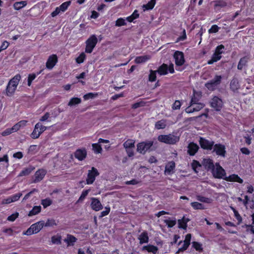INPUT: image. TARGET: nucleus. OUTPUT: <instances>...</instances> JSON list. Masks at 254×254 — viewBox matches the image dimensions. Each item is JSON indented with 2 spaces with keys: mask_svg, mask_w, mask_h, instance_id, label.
Masks as SVG:
<instances>
[{
  "mask_svg": "<svg viewBox=\"0 0 254 254\" xmlns=\"http://www.w3.org/2000/svg\"><path fill=\"white\" fill-rule=\"evenodd\" d=\"M180 138L178 136L174 135L172 134L168 135H160L158 137V140L162 142L174 144L179 141Z\"/></svg>",
  "mask_w": 254,
  "mask_h": 254,
  "instance_id": "f03ea898",
  "label": "nucleus"
},
{
  "mask_svg": "<svg viewBox=\"0 0 254 254\" xmlns=\"http://www.w3.org/2000/svg\"><path fill=\"white\" fill-rule=\"evenodd\" d=\"M202 164L206 169L211 171L213 176L217 178H222V168L219 163L214 165L212 160L209 158L203 159Z\"/></svg>",
  "mask_w": 254,
  "mask_h": 254,
  "instance_id": "f257e3e1",
  "label": "nucleus"
},
{
  "mask_svg": "<svg viewBox=\"0 0 254 254\" xmlns=\"http://www.w3.org/2000/svg\"><path fill=\"white\" fill-rule=\"evenodd\" d=\"M178 224L180 228L184 229H186L187 228V224L185 222H184V221H183L182 219H180L178 220Z\"/></svg>",
  "mask_w": 254,
  "mask_h": 254,
  "instance_id": "e2e57ef3",
  "label": "nucleus"
},
{
  "mask_svg": "<svg viewBox=\"0 0 254 254\" xmlns=\"http://www.w3.org/2000/svg\"><path fill=\"white\" fill-rule=\"evenodd\" d=\"M26 1L16 2L14 4V7L16 10H19L26 5Z\"/></svg>",
  "mask_w": 254,
  "mask_h": 254,
  "instance_id": "e433bc0d",
  "label": "nucleus"
},
{
  "mask_svg": "<svg viewBox=\"0 0 254 254\" xmlns=\"http://www.w3.org/2000/svg\"><path fill=\"white\" fill-rule=\"evenodd\" d=\"M156 0H151L146 4H144L142 6L143 10L152 9L155 4Z\"/></svg>",
  "mask_w": 254,
  "mask_h": 254,
  "instance_id": "cd10ccee",
  "label": "nucleus"
},
{
  "mask_svg": "<svg viewBox=\"0 0 254 254\" xmlns=\"http://www.w3.org/2000/svg\"><path fill=\"white\" fill-rule=\"evenodd\" d=\"M16 89V87L12 86V85H10L8 83L6 88V94L8 96H11L15 92Z\"/></svg>",
  "mask_w": 254,
  "mask_h": 254,
  "instance_id": "72a5a7b5",
  "label": "nucleus"
},
{
  "mask_svg": "<svg viewBox=\"0 0 254 254\" xmlns=\"http://www.w3.org/2000/svg\"><path fill=\"white\" fill-rule=\"evenodd\" d=\"M150 74L149 75V80L151 82H153L155 81L156 78V73L157 72L156 71H153L152 70H150Z\"/></svg>",
  "mask_w": 254,
  "mask_h": 254,
  "instance_id": "37998d69",
  "label": "nucleus"
},
{
  "mask_svg": "<svg viewBox=\"0 0 254 254\" xmlns=\"http://www.w3.org/2000/svg\"><path fill=\"white\" fill-rule=\"evenodd\" d=\"M46 174V171L44 169H39L35 174V183L41 181Z\"/></svg>",
  "mask_w": 254,
  "mask_h": 254,
  "instance_id": "6ab92c4d",
  "label": "nucleus"
},
{
  "mask_svg": "<svg viewBox=\"0 0 254 254\" xmlns=\"http://www.w3.org/2000/svg\"><path fill=\"white\" fill-rule=\"evenodd\" d=\"M164 223L168 227L171 228L176 225V220H165Z\"/></svg>",
  "mask_w": 254,
  "mask_h": 254,
  "instance_id": "a18cd8bd",
  "label": "nucleus"
},
{
  "mask_svg": "<svg viewBox=\"0 0 254 254\" xmlns=\"http://www.w3.org/2000/svg\"><path fill=\"white\" fill-rule=\"evenodd\" d=\"M52 203V201L49 198H46L42 200L41 204L44 208L50 206Z\"/></svg>",
  "mask_w": 254,
  "mask_h": 254,
  "instance_id": "c03bdc74",
  "label": "nucleus"
},
{
  "mask_svg": "<svg viewBox=\"0 0 254 254\" xmlns=\"http://www.w3.org/2000/svg\"><path fill=\"white\" fill-rule=\"evenodd\" d=\"M99 175V173L97 169L93 167H92L91 170L88 171L86 184L88 185L92 184L95 180L96 177Z\"/></svg>",
  "mask_w": 254,
  "mask_h": 254,
  "instance_id": "0eeeda50",
  "label": "nucleus"
},
{
  "mask_svg": "<svg viewBox=\"0 0 254 254\" xmlns=\"http://www.w3.org/2000/svg\"><path fill=\"white\" fill-rule=\"evenodd\" d=\"M21 78V76L20 74H16L15 76H14L9 81V83L10 85H12V86H14L16 87H17L19 81H20Z\"/></svg>",
  "mask_w": 254,
  "mask_h": 254,
  "instance_id": "5701e85b",
  "label": "nucleus"
},
{
  "mask_svg": "<svg viewBox=\"0 0 254 254\" xmlns=\"http://www.w3.org/2000/svg\"><path fill=\"white\" fill-rule=\"evenodd\" d=\"M143 249L146 250L148 252H152L154 254H155L158 251V248L152 245L144 246Z\"/></svg>",
  "mask_w": 254,
  "mask_h": 254,
  "instance_id": "f704fd0d",
  "label": "nucleus"
},
{
  "mask_svg": "<svg viewBox=\"0 0 254 254\" xmlns=\"http://www.w3.org/2000/svg\"><path fill=\"white\" fill-rule=\"evenodd\" d=\"M98 40L95 35H92L86 42L85 52L91 53L95 47Z\"/></svg>",
  "mask_w": 254,
  "mask_h": 254,
  "instance_id": "39448f33",
  "label": "nucleus"
},
{
  "mask_svg": "<svg viewBox=\"0 0 254 254\" xmlns=\"http://www.w3.org/2000/svg\"><path fill=\"white\" fill-rule=\"evenodd\" d=\"M181 106V102L179 100H176L173 105L172 108L173 110H178Z\"/></svg>",
  "mask_w": 254,
  "mask_h": 254,
  "instance_id": "13d9d810",
  "label": "nucleus"
},
{
  "mask_svg": "<svg viewBox=\"0 0 254 254\" xmlns=\"http://www.w3.org/2000/svg\"><path fill=\"white\" fill-rule=\"evenodd\" d=\"M91 199V207L93 210L98 211L103 208V206L98 199L92 197Z\"/></svg>",
  "mask_w": 254,
  "mask_h": 254,
  "instance_id": "4468645a",
  "label": "nucleus"
},
{
  "mask_svg": "<svg viewBox=\"0 0 254 254\" xmlns=\"http://www.w3.org/2000/svg\"><path fill=\"white\" fill-rule=\"evenodd\" d=\"M110 211V207H105V210L102 211L101 213V215L100 216V217H103L107 215Z\"/></svg>",
  "mask_w": 254,
  "mask_h": 254,
  "instance_id": "0e129e2a",
  "label": "nucleus"
},
{
  "mask_svg": "<svg viewBox=\"0 0 254 254\" xmlns=\"http://www.w3.org/2000/svg\"><path fill=\"white\" fill-rule=\"evenodd\" d=\"M76 240L77 239L74 236L68 234L64 241L67 244L68 246H73Z\"/></svg>",
  "mask_w": 254,
  "mask_h": 254,
  "instance_id": "4be33fe9",
  "label": "nucleus"
},
{
  "mask_svg": "<svg viewBox=\"0 0 254 254\" xmlns=\"http://www.w3.org/2000/svg\"><path fill=\"white\" fill-rule=\"evenodd\" d=\"M152 140L139 143L137 145V151L140 153L144 154L153 144Z\"/></svg>",
  "mask_w": 254,
  "mask_h": 254,
  "instance_id": "423d86ee",
  "label": "nucleus"
},
{
  "mask_svg": "<svg viewBox=\"0 0 254 254\" xmlns=\"http://www.w3.org/2000/svg\"><path fill=\"white\" fill-rule=\"evenodd\" d=\"M134 141L132 139H128L123 144L126 149L132 148L134 147Z\"/></svg>",
  "mask_w": 254,
  "mask_h": 254,
  "instance_id": "7c9ffc66",
  "label": "nucleus"
},
{
  "mask_svg": "<svg viewBox=\"0 0 254 254\" xmlns=\"http://www.w3.org/2000/svg\"><path fill=\"white\" fill-rule=\"evenodd\" d=\"M226 173L223 169V180L229 182H237L240 184L243 183V180L238 175L232 174L228 177L226 176Z\"/></svg>",
  "mask_w": 254,
  "mask_h": 254,
  "instance_id": "9b49d317",
  "label": "nucleus"
},
{
  "mask_svg": "<svg viewBox=\"0 0 254 254\" xmlns=\"http://www.w3.org/2000/svg\"><path fill=\"white\" fill-rule=\"evenodd\" d=\"M175 168V163L173 161H171L169 162L165 167V173L169 175L171 174L173 170Z\"/></svg>",
  "mask_w": 254,
  "mask_h": 254,
  "instance_id": "aec40b11",
  "label": "nucleus"
},
{
  "mask_svg": "<svg viewBox=\"0 0 254 254\" xmlns=\"http://www.w3.org/2000/svg\"><path fill=\"white\" fill-rule=\"evenodd\" d=\"M144 103L143 102H139L134 103L132 105V108L133 109H137L140 107L143 106Z\"/></svg>",
  "mask_w": 254,
  "mask_h": 254,
  "instance_id": "69168bd1",
  "label": "nucleus"
},
{
  "mask_svg": "<svg viewBox=\"0 0 254 254\" xmlns=\"http://www.w3.org/2000/svg\"><path fill=\"white\" fill-rule=\"evenodd\" d=\"M36 74L35 73L30 74L28 78V85L30 86L31 85L32 81L36 78Z\"/></svg>",
  "mask_w": 254,
  "mask_h": 254,
  "instance_id": "864d4df0",
  "label": "nucleus"
},
{
  "mask_svg": "<svg viewBox=\"0 0 254 254\" xmlns=\"http://www.w3.org/2000/svg\"><path fill=\"white\" fill-rule=\"evenodd\" d=\"M192 247L195 249L196 251H202V245L196 242H193L192 243Z\"/></svg>",
  "mask_w": 254,
  "mask_h": 254,
  "instance_id": "de8ad7c7",
  "label": "nucleus"
},
{
  "mask_svg": "<svg viewBox=\"0 0 254 254\" xmlns=\"http://www.w3.org/2000/svg\"><path fill=\"white\" fill-rule=\"evenodd\" d=\"M44 222L43 221H39L35 224H32L27 230L24 233V235H31L38 233L43 227Z\"/></svg>",
  "mask_w": 254,
  "mask_h": 254,
  "instance_id": "7ed1b4c3",
  "label": "nucleus"
},
{
  "mask_svg": "<svg viewBox=\"0 0 254 254\" xmlns=\"http://www.w3.org/2000/svg\"><path fill=\"white\" fill-rule=\"evenodd\" d=\"M211 107L214 109L216 111H221L222 107V100L217 97H214L210 102Z\"/></svg>",
  "mask_w": 254,
  "mask_h": 254,
  "instance_id": "9d476101",
  "label": "nucleus"
},
{
  "mask_svg": "<svg viewBox=\"0 0 254 254\" xmlns=\"http://www.w3.org/2000/svg\"><path fill=\"white\" fill-rule=\"evenodd\" d=\"M174 57L176 65L180 66L184 64L185 59L183 52L176 51L174 54Z\"/></svg>",
  "mask_w": 254,
  "mask_h": 254,
  "instance_id": "ddd939ff",
  "label": "nucleus"
},
{
  "mask_svg": "<svg viewBox=\"0 0 254 254\" xmlns=\"http://www.w3.org/2000/svg\"><path fill=\"white\" fill-rule=\"evenodd\" d=\"M21 195H22V193H18L15 194L14 195L11 196L10 197H11V199H12V202H14V201H16L17 200H18Z\"/></svg>",
  "mask_w": 254,
  "mask_h": 254,
  "instance_id": "052dcab7",
  "label": "nucleus"
},
{
  "mask_svg": "<svg viewBox=\"0 0 254 254\" xmlns=\"http://www.w3.org/2000/svg\"><path fill=\"white\" fill-rule=\"evenodd\" d=\"M194 105H195V106L193 107L194 110L193 111H195V112L199 111L201 109H202L204 107V105L201 103H196V104H194Z\"/></svg>",
  "mask_w": 254,
  "mask_h": 254,
  "instance_id": "3c124183",
  "label": "nucleus"
},
{
  "mask_svg": "<svg viewBox=\"0 0 254 254\" xmlns=\"http://www.w3.org/2000/svg\"><path fill=\"white\" fill-rule=\"evenodd\" d=\"M81 100L80 98L77 97L72 98L68 103V106H73L81 103Z\"/></svg>",
  "mask_w": 254,
  "mask_h": 254,
  "instance_id": "2f4dec72",
  "label": "nucleus"
},
{
  "mask_svg": "<svg viewBox=\"0 0 254 254\" xmlns=\"http://www.w3.org/2000/svg\"><path fill=\"white\" fill-rule=\"evenodd\" d=\"M191 235L190 234H188L185 237V239L184 241V243L185 244H188V245H190V242L191 240Z\"/></svg>",
  "mask_w": 254,
  "mask_h": 254,
  "instance_id": "680f3d73",
  "label": "nucleus"
},
{
  "mask_svg": "<svg viewBox=\"0 0 254 254\" xmlns=\"http://www.w3.org/2000/svg\"><path fill=\"white\" fill-rule=\"evenodd\" d=\"M98 94L96 93H87L83 96V98L85 100H88L89 99H93L94 98H96L98 96Z\"/></svg>",
  "mask_w": 254,
  "mask_h": 254,
  "instance_id": "ea45409f",
  "label": "nucleus"
},
{
  "mask_svg": "<svg viewBox=\"0 0 254 254\" xmlns=\"http://www.w3.org/2000/svg\"><path fill=\"white\" fill-rule=\"evenodd\" d=\"M247 231L250 232L251 233H254V227L252 225H246Z\"/></svg>",
  "mask_w": 254,
  "mask_h": 254,
  "instance_id": "774afa93",
  "label": "nucleus"
},
{
  "mask_svg": "<svg viewBox=\"0 0 254 254\" xmlns=\"http://www.w3.org/2000/svg\"><path fill=\"white\" fill-rule=\"evenodd\" d=\"M139 16V14L138 13L137 10H135L131 15L127 17V20L129 22H132L134 19H136Z\"/></svg>",
  "mask_w": 254,
  "mask_h": 254,
  "instance_id": "58836bf2",
  "label": "nucleus"
},
{
  "mask_svg": "<svg viewBox=\"0 0 254 254\" xmlns=\"http://www.w3.org/2000/svg\"><path fill=\"white\" fill-rule=\"evenodd\" d=\"M70 1H68L63 3L59 7L62 12L65 11L67 9L68 6L70 4Z\"/></svg>",
  "mask_w": 254,
  "mask_h": 254,
  "instance_id": "a19ab883",
  "label": "nucleus"
},
{
  "mask_svg": "<svg viewBox=\"0 0 254 254\" xmlns=\"http://www.w3.org/2000/svg\"><path fill=\"white\" fill-rule=\"evenodd\" d=\"M89 191V190H84L83 191H82L80 197L79 198L78 200H77V202L82 201L87 195Z\"/></svg>",
  "mask_w": 254,
  "mask_h": 254,
  "instance_id": "8fccbe9b",
  "label": "nucleus"
},
{
  "mask_svg": "<svg viewBox=\"0 0 254 254\" xmlns=\"http://www.w3.org/2000/svg\"><path fill=\"white\" fill-rule=\"evenodd\" d=\"M240 151L242 154L246 155H249L251 153L250 150L247 147L241 148Z\"/></svg>",
  "mask_w": 254,
  "mask_h": 254,
  "instance_id": "bf43d9fd",
  "label": "nucleus"
},
{
  "mask_svg": "<svg viewBox=\"0 0 254 254\" xmlns=\"http://www.w3.org/2000/svg\"><path fill=\"white\" fill-rule=\"evenodd\" d=\"M249 60L248 56H244L241 58L238 64V69L242 70L244 67L247 66Z\"/></svg>",
  "mask_w": 254,
  "mask_h": 254,
  "instance_id": "f3484780",
  "label": "nucleus"
},
{
  "mask_svg": "<svg viewBox=\"0 0 254 254\" xmlns=\"http://www.w3.org/2000/svg\"><path fill=\"white\" fill-rule=\"evenodd\" d=\"M213 152H215L217 155H222V146L221 144H216L214 145Z\"/></svg>",
  "mask_w": 254,
  "mask_h": 254,
  "instance_id": "c9c22d12",
  "label": "nucleus"
},
{
  "mask_svg": "<svg viewBox=\"0 0 254 254\" xmlns=\"http://www.w3.org/2000/svg\"><path fill=\"white\" fill-rule=\"evenodd\" d=\"M125 20L123 18H119L116 22V26H121L126 25Z\"/></svg>",
  "mask_w": 254,
  "mask_h": 254,
  "instance_id": "5fc2aeb1",
  "label": "nucleus"
},
{
  "mask_svg": "<svg viewBox=\"0 0 254 254\" xmlns=\"http://www.w3.org/2000/svg\"><path fill=\"white\" fill-rule=\"evenodd\" d=\"M52 242L54 244H61V237L53 236L52 237Z\"/></svg>",
  "mask_w": 254,
  "mask_h": 254,
  "instance_id": "603ef678",
  "label": "nucleus"
},
{
  "mask_svg": "<svg viewBox=\"0 0 254 254\" xmlns=\"http://www.w3.org/2000/svg\"><path fill=\"white\" fill-rule=\"evenodd\" d=\"M86 57V55L84 53H82L80 54V55L76 58V61L77 63L80 64L83 62L85 58Z\"/></svg>",
  "mask_w": 254,
  "mask_h": 254,
  "instance_id": "09e8293b",
  "label": "nucleus"
},
{
  "mask_svg": "<svg viewBox=\"0 0 254 254\" xmlns=\"http://www.w3.org/2000/svg\"><path fill=\"white\" fill-rule=\"evenodd\" d=\"M156 71L160 75H165L168 73V65L166 64H163L161 65Z\"/></svg>",
  "mask_w": 254,
  "mask_h": 254,
  "instance_id": "393cba45",
  "label": "nucleus"
},
{
  "mask_svg": "<svg viewBox=\"0 0 254 254\" xmlns=\"http://www.w3.org/2000/svg\"><path fill=\"white\" fill-rule=\"evenodd\" d=\"M230 88L232 91H235L237 90L240 87L238 79L236 78H233L230 82Z\"/></svg>",
  "mask_w": 254,
  "mask_h": 254,
  "instance_id": "412c9836",
  "label": "nucleus"
},
{
  "mask_svg": "<svg viewBox=\"0 0 254 254\" xmlns=\"http://www.w3.org/2000/svg\"><path fill=\"white\" fill-rule=\"evenodd\" d=\"M138 239L140 240V244L148 243L149 238L147 233L146 232H143L139 235Z\"/></svg>",
  "mask_w": 254,
  "mask_h": 254,
  "instance_id": "b1692460",
  "label": "nucleus"
},
{
  "mask_svg": "<svg viewBox=\"0 0 254 254\" xmlns=\"http://www.w3.org/2000/svg\"><path fill=\"white\" fill-rule=\"evenodd\" d=\"M220 29V27H219L217 25H213L212 26L211 28L209 30V33H216Z\"/></svg>",
  "mask_w": 254,
  "mask_h": 254,
  "instance_id": "6e6d98bb",
  "label": "nucleus"
},
{
  "mask_svg": "<svg viewBox=\"0 0 254 254\" xmlns=\"http://www.w3.org/2000/svg\"><path fill=\"white\" fill-rule=\"evenodd\" d=\"M221 76H216L214 79L210 80L209 82L205 84V86L210 90H213L215 88L220 84L221 81Z\"/></svg>",
  "mask_w": 254,
  "mask_h": 254,
  "instance_id": "1a4fd4ad",
  "label": "nucleus"
},
{
  "mask_svg": "<svg viewBox=\"0 0 254 254\" xmlns=\"http://www.w3.org/2000/svg\"><path fill=\"white\" fill-rule=\"evenodd\" d=\"M150 59V57L149 56H143L137 57L135 59V62L136 64H141L145 63L147 60Z\"/></svg>",
  "mask_w": 254,
  "mask_h": 254,
  "instance_id": "bb28decb",
  "label": "nucleus"
},
{
  "mask_svg": "<svg viewBox=\"0 0 254 254\" xmlns=\"http://www.w3.org/2000/svg\"><path fill=\"white\" fill-rule=\"evenodd\" d=\"M222 45L218 46L215 49V53L213 54L212 58L208 61L207 63L209 64H212L219 60L221 58V54L222 53Z\"/></svg>",
  "mask_w": 254,
  "mask_h": 254,
  "instance_id": "6e6552de",
  "label": "nucleus"
},
{
  "mask_svg": "<svg viewBox=\"0 0 254 254\" xmlns=\"http://www.w3.org/2000/svg\"><path fill=\"white\" fill-rule=\"evenodd\" d=\"M41 210V206H35L29 212L28 215L31 216L35 215L39 213Z\"/></svg>",
  "mask_w": 254,
  "mask_h": 254,
  "instance_id": "c756f323",
  "label": "nucleus"
},
{
  "mask_svg": "<svg viewBox=\"0 0 254 254\" xmlns=\"http://www.w3.org/2000/svg\"><path fill=\"white\" fill-rule=\"evenodd\" d=\"M18 215L19 214L17 212L12 214V215L8 217L7 220L9 221H14L16 219V218L18 217Z\"/></svg>",
  "mask_w": 254,
  "mask_h": 254,
  "instance_id": "4d7b16f0",
  "label": "nucleus"
},
{
  "mask_svg": "<svg viewBox=\"0 0 254 254\" xmlns=\"http://www.w3.org/2000/svg\"><path fill=\"white\" fill-rule=\"evenodd\" d=\"M93 150L96 153H101L102 148L99 143H94L92 144Z\"/></svg>",
  "mask_w": 254,
  "mask_h": 254,
  "instance_id": "4c0bfd02",
  "label": "nucleus"
},
{
  "mask_svg": "<svg viewBox=\"0 0 254 254\" xmlns=\"http://www.w3.org/2000/svg\"><path fill=\"white\" fill-rule=\"evenodd\" d=\"M50 116V114H49V113L47 112L45 114V115L43 116H42L40 118V121L41 122L46 121L49 118Z\"/></svg>",
  "mask_w": 254,
  "mask_h": 254,
  "instance_id": "338daca9",
  "label": "nucleus"
},
{
  "mask_svg": "<svg viewBox=\"0 0 254 254\" xmlns=\"http://www.w3.org/2000/svg\"><path fill=\"white\" fill-rule=\"evenodd\" d=\"M198 148L199 147L196 144L191 142L188 145V153L191 156L194 155L198 151Z\"/></svg>",
  "mask_w": 254,
  "mask_h": 254,
  "instance_id": "a211bd4d",
  "label": "nucleus"
},
{
  "mask_svg": "<svg viewBox=\"0 0 254 254\" xmlns=\"http://www.w3.org/2000/svg\"><path fill=\"white\" fill-rule=\"evenodd\" d=\"M87 155V152L85 149H78L74 153V156L80 161L84 160Z\"/></svg>",
  "mask_w": 254,
  "mask_h": 254,
  "instance_id": "2eb2a0df",
  "label": "nucleus"
},
{
  "mask_svg": "<svg viewBox=\"0 0 254 254\" xmlns=\"http://www.w3.org/2000/svg\"><path fill=\"white\" fill-rule=\"evenodd\" d=\"M58 61L57 56L55 55H53L50 56L46 63V67L49 69H52L56 64Z\"/></svg>",
  "mask_w": 254,
  "mask_h": 254,
  "instance_id": "dca6fc26",
  "label": "nucleus"
},
{
  "mask_svg": "<svg viewBox=\"0 0 254 254\" xmlns=\"http://www.w3.org/2000/svg\"><path fill=\"white\" fill-rule=\"evenodd\" d=\"M191 205L195 209H203L204 208L202 204L197 202H192Z\"/></svg>",
  "mask_w": 254,
  "mask_h": 254,
  "instance_id": "79ce46f5",
  "label": "nucleus"
},
{
  "mask_svg": "<svg viewBox=\"0 0 254 254\" xmlns=\"http://www.w3.org/2000/svg\"><path fill=\"white\" fill-rule=\"evenodd\" d=\"M233 211H234V213L235 217L236 219L237 220L238 224H239L242 221V217L241 216V215H240V214L239 213V212H238V211L237 210H236L234 208H233Z\"/></svg>",
  "mask_w": 254,
  "mask_h": 254,
  "instance_id": "49530a36",
  "label": "nucleus"
},
{
  "mask_svg": "<svg viewBox=\"0 0 254 254\" xmlns=\"http://www.w3.org/2000/svg\"><path fill=\"white\" fill-rule=\"evenodd\" d=\"M199 142L201 147L204 149L211 150L214 145V142L209 141L202 137H200Z\"/></svg>",
  "mask_w": 254,
  "mask_h": 254,
  "instance_id": "f8f14e48",
  "label": "nucleus"
},
{
  "mask_svg": "<svg viewBox=\"0 0 254 254\" xmlns=\"http://www.w3.org/2000/svg\"><path fill=\"white\" fill-rule=\"evenodd\" d=\"M47 128V127L43 126L40 123H37L35 126L33 132L31 134V137L33 139L38 138Z\"/></svg>",
  "mask_w": 254,
  "mask_h": 254,
  "instance_id": "20e7f679",
  "label": "nucleus"
},
{
  "mask_svg": "<svg viewBox=\"0 0 254 254\" xmlns=\"http://www.w3.org/2000/svg\"><path fill=\"white\" fill-rule=\"evenodd\" d=\"M34 168L32 166L27 167L21 172L19 175V176H27L29 175L32 172V171L34 170Z\"/></svg>",
  "mask_w": 254,
  "mask_h": 254,
  "instance_id": "c85d7f7f",
  "label": "nucleus"
},
{
  "mask_svg": "<svg viewBox=\"0 0 254 254\" xmlns=\"http://www.w3.org/2000/svg\"><path fill=\"white\" fill-rule=\"evenodd\" d=\"M155 128L157 129H163L166 126V121L164 120L157 122L155 124Z\"/></svg>",
  "mask_w": 254,
  "mask_h": 254,
  "instance_id": "473e14b6",
  "label": "nucleus"
},
{
  "mask_svg": "<svg viewBox=\"0 0 254 254\" xmlns=\"http://www.w3.org/2000/svg\"><path fill=\"white\" fill-rule=\"evenodd\" d=\"M201 97V94L199 92H193V96L192 97L191 100V106H193L194 104H196L197 102L199 100Z\"/></svg>",
  "mask_w": 254,
  "mask_h": 254,
  "instance_id": "a878e982",
  "label": "nucleus"
}]
</instances>
